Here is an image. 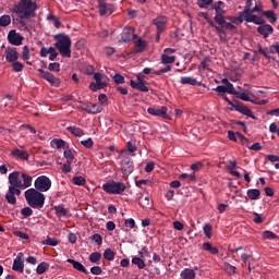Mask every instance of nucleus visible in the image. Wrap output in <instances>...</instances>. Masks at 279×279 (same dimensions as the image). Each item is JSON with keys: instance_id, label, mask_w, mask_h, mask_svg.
I'll return each mask as SVG.
<instances>
[{"instance_id": "35", "label": "nucleus", "mask_w": 279, "mask_h": 279, "mask_svg": "<svg viewBox=\"0 0 279 279\" xmlns=\"http://www.w3.org/2000/svg\"><path fill=\"white\" fill-rule=\"evenodd\" d=\"M54 213H56L57 217H66L69 215V210H66V208H64V206H62V205L56 206Z\"/></svg>"}, {"instance_id": "56", "label": "nucleus", "mask_w": 279, "mask_h": 279, "mask_svg": "<svg viewBox=\"0 0 279 279\" xmlns=\"http://www.w3.org/2000/svg\"><path fill=\"white\" fill-rule=\"evenodd\" d=\"M125 228H130L131 230L136 228V221L133 218H129L124 221Z\"/></svg>"}, {"instance_id": "4", "label": "nucleus", "mask_w": 279, "mask_h": 279, "mask_svg": "<svg viewBox=\"0 0 279 279\" xmlns=\"http://www.w3.org/2000/svg\"><path fill=\"white\" fill-rule=\"evenodd\" d=\"M56 49H58L60 56L62 58H71V37L64 34H58L54 36Z\"/></svg>"}, {"instance_id": "21", "label": "nucleus", "mask_w": 279, "mask_h": 279, "mask_svg": "<svg viewBox=\"0 0 279 279\" xmlns=\"http://www.w3.org/2000/svg\"><path fill=\"white\" fill-rule=\"evenodd\" d=\"M167 16H158L154 20V25H156L159 34L165 32V25H167Z\"/></svg>"}, {"instance_id": "37", "label": "nucleus", "mask_w": 279, "mask_h": 279, "mask_svg": "<svg viewBox=\"0 0 279 279\" xmlns=\"http://www.w3.org/2000/svg\"><path fill=\"white\" fill-rule=\"evenodd\" d=\"M63 156L66 159V162H69V165H72L73 160H75V154H73V150L69 148H65Z\"/></svg>"}, {"instance_id": "18", "label": "nucleus", "mask_w": 279, "mask_h": 279, "mask_svg": "<svg viewBox=\"0 0 279 279\" xmlns=\"http://www.w3.org/2000/svg\"><path fill=\"white\" fill-rule=\"evenodd\" d=\"M137 36L134 34V28L132 27H125L124 31L121 34V38L123 43H130V40H135Z\"/></svg>"}, {"instance_id": "30", "label": "nucleus", "mask_w": 279, "mask_h": 279, "mask_svg": "<svg viewBox=\"0 0 279 279\" xmlns=\"http://www.w3.org/2000/svg\"><path fill=\"white\" fill-rule=\"evenodd\" d=\"M68 263H70V265H72L76 269V271H82L83 274H86V267H84L82 263L71 258L68 259Z\"/></svg>"}, {"instance_id": "41", "label": "nucleus", "mask_w": 279, "mask_h": 279, "mask_svg": "<svg viewBox=\"0 0 279 279\" xmlns=\"http://www.w3.org/2000/svg\"><path fill=\"white\" fill-rule=\"evenodd\" d=\"M223 269L228 276H234V274H236V268L230 263H225Z\"/></svg>"}, {"instance_id": "46", "label": "nucleus", "mask_w": 279, "mask_h": 279, "mask_svg": "<svg viewBox=\"0 0 279 279\" xmlns=\"http://www.w3.org/2000/svg\"><path fill=\"white\" fill-rule=\"evenodd\" d=\"M23 69H25V65H23V63H21L19 61L12 62V71H14L15 73H21V71H23Z\"/></svg>"}, {"instance_id": "9", "label": "nucleus", "mask_w": 279, "mask_h": 279, "mask_svg": "<svg viewBox=\"0 0 279 279\" xmlns=\"http://www.w3.org/2000/svg\"><path fill=\"white\" fill-rule=\"evenodd\" d=\"M244 14H250V12H263V3L257 2L256 0H246Z\"/></svg>"}, {"instance_id": "48", "label": "nucleus", "mask_w": 279, "mask_h": 279, "mask_svg": "<svg viewBox=\"0 0 279 279\" xmlns=\"http://www.w3.org/2000/svg\"><path fill=\"white\" fill-rule=\"evenodd\" d=\"M72 182L76 186H84L86 184V179L84 177H74Z\"/></svg>"}, {"instance_id": "50", "label": "nucleus", "mask_w": 279, "mask_h": 279, "mask_svg": "<svg viewBox=\"0 0 279 279\" xmlns=\"http://www.w3.org/2000/svg\"><path fill=\"white\" fill-rule=\"evenodd\" d=\"M179 178L180 180H186L187 182H195V180H197V178H195V173H182Z\"/></svg>"}, {"instance_id": "25", "label": "nucleus", "mask_w": 279, "mask_h": 279, "mask_svg": "<svg viewBox=\"0 0 279 279\" xmlns=\"http://www.w3.org/2000/svg\"><path fill=\"white\" fill-rule=\"evenodd\" d=\"M50 145L53 149H69V145L63 140L54 138L50 142Z\"/></svg>"}, {"instance_id": "63", "label": "nucleus", "mask_w": 279, "mask_h": 279, "mask_svg": "<svg viewBox=\"0 0 279 279\" xmlns=\"http://www.w3.org/2000/svg\"><path fill=\"white\" fill-rule=\"evenodd\" d=\"M225 88L229 95H236V90L234 89V85H232V83L227 84Z\"/></svg>"}, {"instance_id": "16", "label": "nucleus", "mask_w": 279, "mask_h": 279, "mask_svg": "<svg viewBox=\"0 0 279 279\" xmlns=\"http://www.w3.org/2000/svg\"><path fill=\"white\" fill-rule=\"evenodd\" d=\"M236 112H241V114H245V117H250L251 119L256 120V116L254 112H252V109H250L247 106H244L243 104H238L234 106Z\"/></svg>"}, {"instance_id": "51", "label": "nucleus", "mask_w": 279, "mask_h": 279, "mask_svg": "<svg viewBox=\"0 0 279 279\" xmlns=\"http://www.w3.org/2000/svg\"><path fill=\"white\" fill-rule=\"evenodd\" d=\"M263 239H268L269 241H274V239H278V235L271 231H264L262 233Z\"/></svg>"}, {"instance_id": "26", "label": "nucleus", "mask_w": 279, "mask_h": 279, "mask_svg": "<svg viewBox=\"0 0 279 279\" xmlns=\"http://www.w3.org/2000/svg\"><path fill=\"white\" fill-rule=\"evenodd\" d=\"M228 21H231L234 25H241L244 21H246V13L243 11L240 12L239 16H228Z\"/></svg>"}, {"instance_id": "1", "label": "nucleus", "mask_w": 279, "mask_h": 279, "mask_svg": "<svg viewBox=\"0 0 279 279\" xmlns=\"http://www.w3.org/2000/svg\"><path fill=\"white\" fill-rule=\"evenodd\" d=\"M24 197L31 208L40 210V208L45 206V194L36 189L26 190L24 193Z\"/></svg>"}, {"instance_id": "54", "label": "nucleus", "mask_w": 279, "mask_h": 279, "mask_svg": "<svg viewBox=\"0 0 279 279\" xmlns=\"http://www.w3.org/2000/svg\"><path fill=\"white\" fill-rule=\"evenodd\" d=\"M81 145H83V147H86V149H90V147L95 145V142H93V138L88 137L87 140L81 141Z\"/></svg>"}, {"instance_id": "40", "label": "nucleus", "mask_w": 279, "mask_h": 279, "mask_svg": "<svg viewBox=\"0 0 279 279\" xmlns=\"http://www.w3.org/2000/svg\"><path fill=\"white\" fill-rule=\"evenodd\" d=\"M175 56L161 54V64H173Z\"/></svg>"}, {"instance_id": "39", "label": "nucleus", "mask_w": 279, "mask_h": 279, "mask_svg": "<svg viewBox=\"0 0 279 279\" xmlns=\"http://www.w3.org/2000/svg\"><path fill=\"white\" fill-rule=\"evenodd\" d=\"M210 69V58L206 57L198 65V71H208Z\"/></svg>"}, {"instance_id": "10", "label": "nucleus", "mask_w": 279, "mask_h": 279, "mask_svg": "<svg viewBox=\"0 0 279 279\" xmlns=\"http://www.w3.org/2000/svg\"><path fill=\"white\" fill-rule=\"evenodd\" d=\"M100 16H110L114 12V5L106 3V0H97Z\"/></svg>"}, {"instance_id": "34", "label": "nucleus", "mask_w": 279, "mask_h": 279, "mask_svg": "<svg viewBox=\"0 0 279 279\" xmlns=\"http://www.w3.org/2000/svg\"><path fill=\"white\" fill-rule=\"evenodd\" d=\"M203 250L205 252H209V254H219V248L213 246V244H210V242H205L203 244Z\"/></svg>"}, {"instance_id": "60", "label": "nucleus", "mask_w": 279, "mask_h": 279, "mask_svg": "<svg viewBox=\"0 0 279 279\" xmlns=\"http://www.w3.org/2000/svg\"><path fill=\"white\" fill-rule=\"evenodd\" d=\"M235 95H236L238 99H242V101H252V99H250V95H247L245 93L236 92Z\"/></svg>"}, {"instance_id": "29", "label": "nucleus", "mask_w": 279, "mask_h": 279, "mask_svg": "<svg viewBox=\"0 0 279 279\" xmlns=\"http://www.w3.org/2000/svg\"><path fill=\"white\" fill-rule=\"evenodd\" d=\"M259 14H263V16H266V19L270 20V23H276V21H278V17L276 16V13L271 10L268 11H263V7H262V12H259Z\"/></svg>"}, {"instance_id": "20", "label": "nucleus", "mask_w": 279, "mask_h": 279, "mask_svg": "<svg viewBox=\"0 0 279 279\" xmlns=\"http://www.w3.org/2000/svg\"><path fill=\"white\" fill-rule=\"evenodd\" d=\"M11 155L19 160H29V153L23 149L15 148L11 151Z\"/></svg>"}, {"instance_id": "15", "label": "nucleus", "mask_w": 279, "mask_h": 279, "mask_svg": "<svg viewBox=\"0 0 279 279\" xmlns=\"http://www.w3.org/2000/svg\"><path fill=\"white\" fill-rule=\"evenodd\" d=\"M257 33L263 36V38H269L271 34H274V26L269 24H260V26L257 27Z\"/></svg>"}, {"instance_id": "47", "label": "nucleus", "mask_w": 279, "mask_h": 279, "mask_svg": "<svg viewBox=\"0 0 279 279\" xmlns=\"http://www.w3.org/2000/svg\"><path fill=\"white\" fill-rule=\"evenodd\" d=\"M205 236L207 239H213V226L210 223H206L203 228Z\"/></svg>"}, {"instance_id": "52", "label": "nucleus", "mask_w": 279, "mask_h": 279, "mask_svg": "<svg viewBox=\"0 0 279 279\" xmlns=\"http://www.w3.org/2000/svg\"><path fill=\"white\" fill-rule=\"evenodd\" d=\"M89 260L90 263H99V260H101V253L99 252L92 253L89 256Z\"/></svg>"}, {"instance_id": "24", "label": "nucleus", "mask_w": 279, "mask_h": 279, "mask_svg": "<svg viewBox=\"0 0 279 279\" xmlns=\"http://www.w3.org/2000/svg\"><path fill=\"white\" fill-rule=\"evenodd\" d=\"M180 82L183 86H199L201 84L195 77L192 76H182Z\"/></svg>"}, {"instance_id": "62", "label": "nucleus", "mask_w": 279, "mask_h": 279, "mask_svg": "<svg viewBox=\"0 0 279 279\" xmlns=\"http://www.w3.org/2000/svg\"><path fill=\"white\" fill-rule=\"evenodd\" d=\"M5 199L9 204H16V196L14 194H10L8 192L5 195Z\"/></svg>"}, {"instance_id": "6", "label": "nucleus", "mask_w": 279, "mask_h": 279, "mask_svg": "<svg viewBox=\"0 0 279 279\" xmlns=\"http://www.w3.org/2000/svg\"><path fill=\"white\" fill-rule=\"evenodd\" d=\"M94 80L95 82L89 84V89H92L93 93L104 90V88L108 87V83L110 82V78L106 76V74L99 72L94 73Z\"/></svg>"}, {"instance_id": "43", "label": "nucleus", "mask_w": 279, "mask_h": 279, "mask_svg": "<svg viewBox=\"0 0 279 279\" xmlns=\"http://www.w3.org/2000/svg\"><path fill=\"white\" fill-rule=\"evenodd\" d=\"M132 264L136 265L138 269H145V260H143L141 257H133L132 258Z\"/></svg>"}, {"instance_id": "17", "label": "nucleus", "mask_w": 279, "mask_h": 279, "mask_svg": "<svg viewBox=\"0 0 279 279\" xmlns=\"http://www.w3.org/2000/svg\"><path fill=\"white\" fill-rule=\"evenodd\" d=\"M4 58L7 62H16V60H19V51H16V48H7Z\"/></svg>"}, {"instance_id": "44", "label": "nucleus", "mask_w": 279, "mask_h": 279, "mask_svg": "<svg viewBox=\"0 0 279 279\" xmlns=\"http://www.w3.org/2000/svg\"><path fill=\"white\" fill-rule=\"evenodd\" d=\"M138 204L142 208H149L150 204H149V196H140L138 198Z\"/></svg>"}, {"instance_id": "12", "label": "nucleus", "mask_w": 279, "mask_h": 279, "mask_svg": "<svg viewBox=\"0 0 279 279\" xmlns=\"http://www.w3.org/2000/svg\"><path fill=\"white\" fill-rule=\"evenodd\" d=\"M167 107L162 106L159 109H156L154 107H149L147 109L148 114H151V117H161V119H169V113H167Z\"/></svg>"}, {"instance_id": "13", "label": "nucleus", "mask_w": 279, "mask_h": 279, "mask_svg": "<svg viewBox=\"0 0 279 279\" xmlns=\"http://www.w3.org/2000/svg\"><path fill=\"white\" fill-rule=\"evenodd\" d=\"M143 74H138L137 75V80L138 82H134L131 81V86L132 88H137V90H141L142 93H149V87H147V85H145V83L143 82Z\"/></svg>"}, {"instance_id": "23", "label": "nucleus", "mask_w": 279, "mask_h": 279, "mask_svg": "<svg viewBox=\"0 0 279 279\" xmlns=\"http://www.w3.org/2000/svg\"><path fill=\"white\" fill-rule=\"evenodd\" d=\"M85 110H86V112H88V114H99V112H101V110H104V108H101V106H99V105L89 102L86 105Z\"/></svg>"}, {"instance_id": "7", "label": "nucleus", "mask_w": 279, "mask_h": 279, "mask_svg": "<svg viewBox=\"0 0 279 279\" xmlns=\"http://www.w3.org/2000/svg\"><path fill=\"white\" fill-rule=\"evenodd\" d=\"M51 189V179L47 175H40L35 180V191L47 193Z\"/></svg>"}, {"instance_id": "49", "label": "nucleus", "mask_w": 279, "mask_h": 279, "mask_svg": "<svg viewBox=\"0 0 279 279\" xmlns=\"http://www.w3.org/2000/svg\"><path fill=\"white\" fill-rule=\"evenodd\" d=\"M8 193H10L11 195H16L19 197V195H21V187L10 184Z\"/></svg>"}, {"instance_id": "19", "label": "nucleus", "mask_w": 279, "mask_h": 279, "mask_svg": "<svg viewBox=\"0 0 279 279\" xmlns=\"http://www.w3.org/2000/svg\"><path fill=\"white\" fill-rule=\"evenodd\" d=\"M246 23H254L255 25H265V20L262 16L254 15V12L246 13Z\"/></svg>"}, {"instance_id": "64", "label": "nucleus", "mask_w": 279, "mask_h": 279, "mask_svg": "<svg viewBox=\"0 0 279 279\" xmlns=\"http://www.w3.org/2000/svg\"><path fill=\"white\" fill-rule=\"evenodd\" d=\"M213 3V0H198L197 5L198 8H206L207 5H210Z\"/></svg>"}, {"instance_id": "8", "label": "nucleus", "mask_w": 279, "mask_h": 279, "mask_svg": "<svg viewBox=\"0 0 279 279\" xmlns=\"http://www.w3.org/2000/svg\"><path fill=\"white\" fill-rule=\"evenodd\" d=\"M13 271L17 274H23L25 271V255L23 253H17L12 265Z\"/></svg>"}, {"instance_id": "45", "label": "nucleus", "mask_w": 279, "mask_h": 279, "mask_svg": "<svg viewBox=\"0 0 279 279\" xmlns=\"http://www.w3.org/2000/svg\"><path fill=\"white\" fill-rule=\"evenodd\" d=\"M114 256H116V254H114V251H112V248L105 250L104 258L106 260H114Z\"/></svg>"}, {"instance_id": "57", "label": "nucleus", "mask_w": 279, "mask_h": 279, "mask_svg": "<svg viewBox=\"0 0 279 279\" xmlns=\"http://www.w3.org/2000/svg\"><path fill=\"white\" fill-rule=\"evenodd\" d=\"M169 71H171V65H167L166 68L163 69H160L158 71H154L153 72V75H162L165 73H169Z\"/></svg>"}, {"instance_id": "14", "label": "nucleus", "mask_w": 279, "mask_h": 279, "mask_svg": "<svg viewBox=\"0 0 279 279\" xmlns=\"http://www.w3.org/2000/svg\"><path fill=\"white\" fill-rule=\"evenodd\" d=\"M8 40L11 45H15L16 47H19L20 45H23V36L16 33V31L9 32Z\"/></svg>"}, {"instance_id": "61", "label": "nucleus", "mask_w": 279, "mask_h": 279, "mask_svg": "<svg viewBox=\"0 0 279 279\" xmlns=\"http://www.w3.org/2000/svg\"><path fill=\"white\" fill-rule=\"evenodd\" d=\"M22 58H23V60H29V58H31L29 48L27 46H24V48H23Z\"/></svg>"}, {"instance_id": "5", "label": "nucleus", "mask_w": 279, "mask_h": 279, "mask_svg": "<svg viewBox=\"0 0 279 279\" xmlns=\"http://www.w3.org/2000/svg\"><path fill=\"white\" fill-rule=\"evenodd\" d=\"M128 186L123 182H117L114 180H109L107 183L102 184V191L108 195H121L125 193Z\"/></svg>"}, {"instance_id": "33", "label": "nucleus", "mask_w": 279, "mask_h": 279, "mask_svg": "<svg viewBox=\"0 0 279 279\" xmlns=\"http://www.w3.org/2000/svg\"><path fill=\"white\" fill-rule=\"evenodd\" d=\"M68 132H70V134H73V136H76V137L84 136V130H82L77 126H69Z\"/></svg>"}, {"instance_id": "38", "label": "nucleus", "mask_w": 279, "mask_h": 279, "mask_svg": "<svg viewBox=\"0 0 279 279\" xmlns=\"http://www.w3.org/2000/svg\"><path fill=\"white\" fill-rule=\"evenodd\" d=\"M47 269H49V264L47 262H41L36 268V274H38V276H43Z\"/></svg>"}, {"instance_id": "53", "label": "nucleus", "mask_w": 279, "mask_h": 279, "mask_svg": "<svg viewBox=\"0 0 279 279\" xmlns=\"http://www.w3.org/2000/svg\"><path fill=\"white\" fill-rule=\"evenodd\" d=\"M214 21H215L218 25H221V27H223V24L226 23V16H225V14L215 15Z\"/></svg>"}, {"instance_id": "58", "label": "nucleus", "mask_w": 279, "mask_h": 279, "mask_svg": "<svg viewBox=\"0 0 279 279\" xmlns=\"http://www.w3.org/2000/svg\"><path fill=\"white\" fill-rule=\"evenodd\" d=\"M49 71H53L54 73H60V63L54 62V63H50L48 65Z\"/></svg>"}, {"instance_id": "3", "label": "nucleus", "mask_w": 279, "mask_h": 279, "mask_svg": "<svg viewBox=\"0 0 279 279\" xmlns=\"http://www.w3.org/2000/svg\"><path fill=\"white\" fill-rule=\"evenodd\" d=\"M32 180L33 178L25 172L14 171L9 174V184L22 190L29 189L32 186Z\"/></svg>"}, {"instance_id": "36", "label": "nucleus", "mask_w": 279, "mask_h": 279, "mask_svg": "<svg viewBox=\"0 0 279 279\" xmlns=\"http://www.w3.org/2000/svg\"><path fill=\"white\" fill-rule=\"evenodd\" d=\"M122 171H124V173H132V171H134V162L131 160L122 162Z\"/></svg>"}, {"instance_id": "59", "label": "nucleus", "mask_w": 279, "mask_h": 279, "mask_svg": "<svg viewBox=\"0 0 279 279\" xmlns=\"http://www.w3.org/2000/svg\"><path fill=\"white\" fill-rule=\"evenodd\" d=\"M113 81L116 84H125V77L121 74H114Z\"/></svg>"}, {"instance_id": "42", "label": "nucleus", "mask_w": 279, "mask_h": 279, "mask_svg": "<svg viewBox=\"0 0 279 279\" xmlns=\"http://www.w3.org/2000/svg\"><path fill=\"white\" fill-rule=\"evenodd\" d=\"M247 197L251 199H258L260 197V190L253 189L247 191Z\"/></svg>"}, {"instance_id": "31", "label": "nucleus", "mask_w": 279, "mask_h": 279, "mask_svg": "<svg viewBox=\"0 0 279 279\" xmlns=\"http://www.w3.org/2000/svg\"><path fill=\"white\" fill-rule=\"evenodd\" d=\"M12 24V17L8 14L1 15L0 16V32L1 27H9V25Z\"/></svg>"}, {"instance_id": "11", "label": "nucleus", "mask_w": 279, "mask_h": 279, "mask_svg": "<svg viewBox=\"0 0 279 279\" xmlns=\"http://www.w3.org/2000/svg\"><path fill=\"white\" fill-rule=\"evenodd\" d=\"M38 73H40L41 77L44 80H46V82H49V84H51V86H54L56 88H58V86H60V80L58 77H56V75L51 74L50 72H46L43 69H39Z\"/></svg>"}, {"instance_id": "27", "label": "nucleus", "mask_w": 279, "mask_h": 279, "mask_svg": "<svg viewBox=\"0 0 279 279\" xmlns=\"http://www.w3.org/2000/svg\"><path fill=\"white\" fill-rule=\"evenodd\" d=\"M215 9L216 15L226 14V3L223 1H218L213 7Z\"/></svg>"}, {"instance_id": "22", "label": "nucleus", "mask_w": 279, "mask_h": 279, "mask_svg": "<svg viewBox=\"0 0 279 279\" xmlns=\"http://www.w3.org/2000/svg\"><path fill=\"white\" fill-rule=\"evenodd\" d=\"M136 53H143L147 49V41L141 39L138 36L134 39Z\"/></svg>"}, {"instance_id": "2", "label": "nucleus", "mask_w": 279, "mask_h": 279, "mask_svg": "<svg viewBox=\"0 0 279 279\" xmlns=\"http://www.w3.org/2000/svg\"><path fill=\"white\" fill-rule=\"evenodd\" d=\"M36 2L33 0H20V2L14 7L15 14H19L21 19H31L36 12Z\"/></svg>"}, {"instance_id": "28", "label": "nucleus", "mask_w": 279, "mask_h": 279, "mask_svg": "<svg viewBox=\"0 0 279 279\" xmlns=\"http://www.w3.org/2000/svg\"><path fill=\"white\" fill-rule=\"evenodd\" d=\"M228 169H229V173L231 175H233L234 178H241V173L239 171L234 170V169H236V161H234V160L229 161Z\"/></svg>"}, {"instance_id": "55", "label": "nucleus", "mask_w": 279, "mask_h": 279, "mask_svg": "<svg viewBox=\"0 0 279 279\" xmlns=\"http://www.w3.org/2000/svg\"><path fill=\"white\" fill-rule=\"evenodd\" d=\"M34 214V210H32L29 207H24L21 210V215L26 219V217H32Z\"/></svg>"}, {"instance_id": "32", "label": "nucleus", "mask_w": 279, "mask_h": 279, "mask_svg": "<svg viewBox=\"0 0 279 279\" xmlns=\"http://www.w3.org/2000/svg\"><path fill=\"white\" fill-rule=\"evenodd\" d=\"M182 279H195V270L191 268H185L181 271Z\"/></svg>"}]
</instances>
